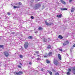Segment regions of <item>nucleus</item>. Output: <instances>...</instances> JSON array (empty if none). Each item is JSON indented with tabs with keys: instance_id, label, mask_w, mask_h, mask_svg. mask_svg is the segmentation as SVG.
Listing matches in <instances>:
<instances>
[{
	"instance_id": "obj_24",
	"label": "nucleus",
	"mask_w": 75,
	"mask_h": 75,
	"mask_svg": "<svg viewBox=\"0 0 75 75\" xmlns=\"http://www.w3.org/2000/svg\"><path fill=\"white\" fill-rule=\"evenodd\" d=\"M51 46L50 45L48 46V48L49 49H50V48H51Z\"/></svg>"
},
{
	"instance_id": "obj_29",
	"label": "nucleus",
	"mask_w": 75,
	"mask_h": 75,
	"mask_svg": "<svg viewBox=\"0 0 75 75\" xmlns=\"http://www.w3.org/2000/svg\"><path fill=\"white\" fill-rule=\"evenodd\" d=\"M52 71H53V72H55V70L54 69H52Z\"/></svg>"
},
{
	"instance_id": "obj_46",
	"label": "nucleus",
	"mask_w": 75,
	"mask_h": 75,
	"mask_svg": "<svg viewBox=\"0 0 75 75\" xmlns=\"http://www.w3.org/2000/svg\"><path fill=\"white\" fill-rule=\"evenodd\" d=\"M62 0H60V1H62Z\"/></svg>"
},
{
	"instance_id": "obj_50",
	"label": "nucleus",
	"mask_w": 75,
	"mask_h": 75,
	"mask_svg": "<svg viewBox=\"0 0 75 75\" xmlns=\"http://www.w3.org/2000/svg\"><path fill=\"white\" fill-rule=\"evenodd\" d=\"M0 39H1V38L0 37Z\"/></svg>"
},
{
	"instance_id": "obj_42",
	"label": "nucleus",
	"mask_w": 75,
	"mask_h": 75,
	"mask_svg": "<svg viewBox=\"0 0 75 75\" xmlns=\"http://www.w3.org/2000/svg\"><path fill=\"white\" fill-rule=\"evenodd\" d=\"M48 41H50V39L48 38Z\"/></svg>"
},
{
	"instance_id": "obj_15",
	"label": "nucleus",
	"mask_w": 75,
	"mask_h": 75,
	"mask_svg": "<svg viewBox=\"0 0 75 75\" xmlns=\"http://www.w3.org/2000/svg\"><path fill=\"white\" fill-rule=\"evenodd\" d=\"M61 2L62 4H65L66 3L65 1H61Z\"/></svg>"
},
{
	"instance_id": "obj_9",
	"label": "nucleus",
	"mask_w": 75,
	"mask_h": 75,
	"mask_svg": "<svg viewBox=\"0 0 75 75\" xmlns=\"http://www.w3.org/2000/svg\"><path fill=\"white\" fill-rule=\"evenodd\" d=\"M60 9L62 11H63L64 10H67V8H60Z\"/></svg>"
},
{
	"instance_id": "obj_38",
	"label": "nucleus",
	"mask_w": 75,
	"mask_h": 75,
	"mask_svg": "<svg viewBox=\"0 0 75 75\" xmlns=\"http://www.w3.org/2000/svg\"><path fill=\"white\" fill-rule=\"evenodd\" d=\"M11 34H14V32H12L11 33Z\"/></svg>"
},
{
	"instance_id": "obj_45",
	"label": "nucleus",
	"mask_w": 75,
	"mask_h": 75,
	"mask_svg": "<svg viewBox=\"0 0 75 75\" xmlns=\"http://www.w3.org/2000/svg\"><path fill=\"white\" fill-rule=\"evenodd\" d=\"M42 71H43V69H42Z\"/></svg>"
},
{
	"instance_id": "obj_8",
	"label": "nucleus",
	"mask_w": 75,
	"mask_h": 75,
	"mask_svg": "<svg viewBox=\"0 0 75 75\" xmlns=\"http://www.w3.org/2000/svg\"><path fill=\"white\" fill-rule=\"evenodd\" d=\"M74 11H75V8H74L73 7H72L71 9V11L72 13H73Z\"/></svg>"
},
{
	"instance_id": "obj_28",
	"label": "nucleus",
	"mask_w": 75,
	"mask_h": 75,
	"mask_svg": "<svg viewBox=\"0 0 75 75\" xmlns=\"http://www.w3.org/2000/svg\"><path fill=\"white\" fill-rule=\"evenodd\" d=\"M3 47V45H0V48H1Z\"/></svg>"
},
{
	"instance_id": "obj_13",
	"label": "nucleus",
	"mask_w": 75,
	"mask_h": 75,
	"mask_svg": "<svg viewBox=\"0 0 75 75\" xmlns=\"http://www.w3.org/2000/svg\"><path fill=\"white\" fill-rule=\"evenodd\" d=\"M59 38L60 39H62L63 38V37H62L61 35H59Z\"/></svg>"
},
{
	"instance_id": "obj_12",
	"label": "nucleus",
	"mask_w": 75,
	"mask_h": 75,
	"mask_svg": "<svg viewBox=\"0 0 75 75\" xmlns=\"http://www.w3.org/2000/svg\"><path fill=\"white\" fill-rule=\"evenodd\" d=\"M62 16V14H60L59 15H58L57 16V17H58V18H61Z\"/></svg>"
},
{
	"instance_id": "obj_10",
	"label": "nucleus",
	"mask_w": 75,
	"mask_h": 75,
	"mask_svg": "<svg viewBox=\"0 0 75 75\" xmlns=\"http://www.w3.org/2000/svg\"><path fill=\"white\" fill-rule=\"evenodd\" d=\"M58 57L60 60H61V56L59 54H58Z\"/></svg>"
},
{
	"instance_id": "obj_35",
	"label": "nucleus",
	"mask_w": 75,
	"mask_h": 75,
	"mask_svg": "<svg viewBox=\"0 0 75 75\" xmlns=\"http://www.w3.org/2000/svg\"><path fill=\"white\" fill-rule=\"evenodd\" d=\"M20 58H23V55H20Z\"/></svg>"
},
{
	"instance_id": "obj_14",
	"label": "nucleus",
	"mask_w": 75,
	"mask_h": 75,
	"mask_svg": "<svg viewBox=\"0 0 75 75\" xmlns=\"http://www.w3.org/2000/svg\"><path fill=\"white\" fill-rule=\"evenodd\" d=\"M52 52H50L49 53L48 55H49V56H52Z\"/></svg>"
},
{
	"instance_id": "obj_16",
	"label": "nucleus",
	"mask_w": 75,
	"mask_h": 75,
	"mask_svg": "<svg viewBox=\"0 0 75 75\" xmlns=\"http://www.w3.org/2000/svg\"><path fill=\"white\" fill-rule=\"evenodd\" d=\"M46 62L47 64H50V61H49L48 59L46 60Z\"/></svg>"
},
{
	"instance_id": "obj_3",
	"label": "nucleus",
	"mask_w": 75,
	"mask_h": 75,
	"mask_svg": "<svg viewBox=\"0 0 75 75\" xmlns=\"http://www.w3.org/2000/svg\"><path fill=\"white\" fill-rule=\"evenodd\" d=\"M28 47V42H26L24 44V47L25 49H27Z\"/></svg>"
},
{
	"instance_id": "obj_41",
	"label": "nucleus",
	"mask_w": 75,
	"mask_h": 75,
	"mask_svg": "<svg viewBox=\"0 0 75 75\" xmlns=\"http://www.w3.org/2000/svg\"><path fill=\"white\" fill-rule=\"evenodd\" d=\"M73 47H75V44L73 45Z\"/></svg>"
},
{
	"instance_id": "obj_47",
	"label": "nucleus",
	"mask_w": 75,
	"mask_h": 75,
	"mask_svg": "<svg viewBox=\"0 0 75 75\" xmlns=\"http://www.w3.org/2000/svg\"><path fill=\"white\" fill-rule=\"evenodd\" d=\"M38 56H40V55H39L38 54Z\"/></svg>"
},
{
	"instance_id": "obj_11",
	"label": "nucleus",
	"mask_w": 75,
	"mask_h": 75,
	"mask_svg": "<svg viewBox=\"0 0 75 75\" xmlns=\"http://www.w3.org/2000/svg\"><path fill=\"white\" fill-rule=\"evenodd\" d=\"M20 7V6L19 5L18 6H13L14 8H19Z\"/></svg>"
},
{
	"instance_id": "obj_23",
	"label": "nucleus",
	"mask_w": 75,
	"mask_h": 75,
	"mask_svg": "<svg viewBox=\"0 0 75 75\" xmlns=\"http://www.w3.org/2000/svg\"><path fill=\"white\" fill-rule=\"evenodd\" d=\"M68 71L69 72H71V69H69L68 70Z\"/></svg>"
},
{
	"instance_id": "obj_25",
	"label": "nucleus",
	"mask_w": 75,
	"mask_h": 75,
	"mask_svg": "<svg viewBox=\"0 0 75 75\" xmlns=\"http://www.w3.org/2000/svg\"><path fill=\"white\" fill-rule=\"evenodd\" d=\"M40 59H40V58H38L37 59V60H38V61H39L40 60Z\"/></svg>"
},
{
	"instance_id": "obj_18",
	"label": "nucleus",
	"mask_w": 75,
	"mask_h": 75,
	"mask_svg": "<svg viewBox=\"0 0 75 75\" xmlns=\"http://www.w3.org/2000/svg\"><path fill=\"white\" fill-rule=\"evenodd\" d=\"M28 39H30V40L32 39L33 38L32 37V36H29L28 37Z\"/></svg>"
},
{
	"instance_id": "obj_34",
	"label": "nucleus",
	"mask_w": 75,
	"mask_h": 75,
	"mask_svg": "<svg viewBox=\"0 0 75 75\" xmlns=\"http://www.w3.org/2000/svg\"><path fill=\"white\" fill-rule=\"evenodd\" d=\"M29 65H31V64H32V63L31 62H30L29 63Z\"/></svg>"
},
{
	"instance_id": "obj_51",
	"label": "nucleus",
	"mask_w": 75,
	"mask_h": 75,
	"mask_svg": "<svg viewBox=\"0 0 75 75\" xmlns=\"http://www.w3.org/2000/svg\"><path fill=\"white\" fill-rule=\"evenodd\" d=\"M43 7H44V5L43 6Z\"/></svg>"
},
{
	"instance_id": "obj_30",
	"label": "nucleus",
	"mask_w": 75,
	"mask_h": 75,
	"mask_svg": "<svg viewBox=\"0 0 75 75\" xmlns=\"http://www.w3.org/2000/svg\"><path fill=\"white\" fill-rule=\"evenodd\" d=\"M18 67L19 68H21V66H20V65H18Z\"/></svg>"
},
{
	"instance_id": "obj_21",
	"label": "nucleus",
	"mask_w": 75,
	"mask_h": 75,
	"mask_svg": "<svg viewBox=\"0 0 75 75\" xmlns=\"http://www.w3.org/2000/svg\"><path fill=\"white\" fill-rule=\"evenodd\" d=\"M48 72H49L50 74L51 75H52V72L51 71H49Z\"/></svg>"
},
{
	"instance_id": "obj_1",
	"label": "nucleus",
	"mask_w": 75,
	"mask_h": 75,
	"mask_svg": "<svg viewBox=\"0 0 75 75\" xmlns=\"http://www.w3.org/2000/svg\"><path fill=\"white\" fill-rule=\"evenodd\" d=\"M41 4L40 3L37 4L35 5V6L33 8L34 9L36 10L38 9L39 7H41Z\"/></svg>"
},
{
	"instance_id": "obj_43",
	"label": "nucleus",
	"mask_w": 75,
	"mask_h": 75,
	"mask_svg": "<svg viewBox=\"0 0 75 75\" xmlns=\"http://www.w3.org/2000/svg\"><path fill=\"white\" fill-rule=\"evenodd\" d=\"M36 54H38V51L36 52Z\"/></svg>"
},
{
	"instance_id": "obj_17",
	"label": "nucleus",
	"mask_w": 75,
	"mask_h": 75,
	"mask_svg": "<svg viewBox=\"0 0 75 75\" xmlns=\"http://www.w3.org/2000/svg\"><path fill=\"white\" fill-rule=\"evenodd\" d=\"M73 74H75V69H73L72 70Z\"/></svg>"
},
{
	"instance_id": "obj_31",
	"label": "nucleus",
	"mask_w": 75,
	"mask_h": 75,
	"mask_svg": "<svg viewBox=\"0 0 75 75\" xmlns=\"http://www.w3.org/2000/svg\"><path fill=\"white\" fill-rule=\"evenodd\" d=\"M59 50L60 51H61V52H62V50L61 49H59Z\"/></svg>"
},
{
	"instance_id": "obj_49",
	"label": "nucleus",
	"mask_w": 75,
	"mask_h": 75,
	"mask_svg": "<svg viewBox=\"0 0 75 75\" xmlns=\"http://www.w3.org/2000/svg\"><path fill=\"white\" fill-rule=\"evenodd\" d=\"M40 0H38V1H40Z\"/></svg>"
},
{
	"instance_id": "obj_26",
	"label": "nucleus",
	"mask_w": 75,
	"mask_h": 75,
	"mask_svg": "<svg viewBox=\"0 0 75 75\" xmlns=\"http://www.w3.org/2000/svg\"><path fill=\"white\" fill-rule=\"evenodd\" d=\"M67 75H70V73L69 72H68L67 73Z\"/></svg>"
},
{
	"instance_id": "obj_39",
	"label": "nucleus",
	"mask_w": 75,
	"mask_h": 75,
	"mask_svg": "<svg viewBox=\"0 0 75 75\" xmlns=\"http://www.w3.org/2000/svg\"><path fill=\"white\" fill-rule=\"evenodd\" d=\"M70 51L71 52H72V50L71 49H70Z\"/></svg>"
},
{
	"instance_id": "obj_6",
	"label": "nucleus",
	"mask_w": 75,
	"mask_h": 75,
	"mask_svg": "<svg viewBox=\"0 0 75 75\" xmlns=\"http://www.w3.org/2000/svg\"><path fill=\"white\" fill-rule=\"evenodd\" d=\"M45 23L47 25H51L53 24V23H48L46 21H45Z\"/></svg>"
},
{
	"instance_id": "obj_48",
	"label": "nucleus",
	"mask_w": 75,
	"mask_h": 75,
	"mask_svg": "<svg viewBox=\"0 0 75 75\" xmlns=\"http://www.w3.org/2000/svg\"><path fill=\"white\" fill-rule=\"evenodd\" d=\"M32 59H33V58H32Z\"/></svg>"
},
{
	"instance_id": "obj_36",
	"label": "nucleus",
	"mask_w": 75,
	"mask_h": 75,
	"mask_svg": "<svg viewBox=\"0 0 75 75\" xmlns=\"http://www.w3.org/2000/svg\"><path fill=\"white\" fill-rule=\"evenodd\" d=\"M44 58H46V57H47V56L46 55H45L44 56Z\"/></svg>"
},
{
	"instance_id": "obj_33",
	"label": "nucleus",
	"mask_w": 75,
	"mask_h": 75,
	"mask_svg": "<svg viewBox=\"0 0 75 75\" xmlns=\"http://www.w3.org/2000/svg\"><path fill=\"white\" fill-rule=\"evenodd\" d=\"M31 18L32 19H33L34 18V17H33V16H31Z\"/></svg>"
},
{
	"instance_id": "obj_40",
	"label": "nucleus",
	"mask_w": 75,
	"mask_h": 75,
	"mask_svg": "<svg viewBox=\"0 0 75 75\" xmlns=\"http://www.w3.org/2000/svg\"><path fill=\"white\" fill-rule=\"evenodd\" d=\"M34 33H38V31H36V32H35Z\"/></svg>"
},
{
	"instance_id": "obj_5",
	"label": "nucleus",
	"mask_w": 75,
	"mask_h": 75,
	"mask_svg": "<svg viewBox=\"0 0 75 75\" xmlns=\"http://www.w3.org/2000/svg\"><path fill=\"white\" fill-rule=\"evenodd\" d=\"M69 42V41L68 40H66L63 43V46H65V45H67V44H68Z\"/></svg>"
},
{
	"instance_id": "obj_22",
	"label": "nucleus",
	"mask_w": 75,
	"mask_h": 75,
	"mask_svg": "<svg viewBox=\"0 0 75 75\" xmlns=\"http://www.w3.org/2000/svg\"><path fill=\"white\" fill-rule=\"evenodd\" d=\"M55 75H59V73L57 72H56Z\"/></svg>"
},
{
	"instance_id": "obj_37",
	"label": "nucleus",
	"mask_w": 75,
	"mask_h": 75,
	"mask_svg": "<svg viewBox=\"0 0 75 75\" xmlns=\"http://www.w3.org/2000/svg\"><path fill=\"white\" fill-rule=\"evenodd\" d=\"M72 0H69V2L70 3H71V2H72Z\"/></svg>"
},
{
	"instance_id": "obj_2",
	"label": "nucleus",
	"mask_w": 75,
	"mask_h": 75,
	"mask_svg": "<svg viewBox=\"0 0 75 75\" xmlns=\"http://www.w3.org/2000/svg\"><path fill=\"white\" fill-rule=\"evenodd\" d=\"M54 64L56 65H58V64H59V62H58V61L57 59H54Z\"/></svg>"
},
{
	"instance_id": "obj_32",
	"label": "nucleus",
	"mask_w": 75,
	"mask_h": 75,
	"mask_svg": "<svg viewBox=\"0 0 75 75\" xmlns=\"http://www.w3.org/2000/svg\"><path fill=\"white\" fill-rule=\"evenodd\" d=\"M7 14H8V16H10V13L8 12L7 13Z\"/></svg>"
},
{
	"instance_id": "obj_7",
	"label": "nucleus",
	"mask_w": 75,
	"mask_h": 75,
	"mask_svg": "<svg viewBox=\"0 0 75 75\" xmlns=\"http://www.w3.org/2000/svg\"><path fill=\"white\" fill-rule=\"evenodd\" d=\"M4 55L6 57L8 56V53L7 52H5L4 53Z\"/></svg>"
},
{
	"instance_id": "obj_20",
	"label": "nucleus",
	"mask_w": 75,
	"mask_h": 75,
	"mask_svg": "<svg viewBox=\"0 0 75 75\" xmlns=\"http://www.w3.org/2000/svg\"><path fill=\"white\" fill-rule=\"evenodd\" d=\"M38 29L39 30H42V28L40 27Z\"/></svg>"
},
{
	"instance_id": "obj_4",
	"label": "nucleus",
	"mask_w": 75,
	"mask_h": 75,
	"mask_svg": "<svg viewBox=\"0 0 75 75\" xmlns=\"http://www.w3.org/2000/svg\"><path fill=\"white\" fill-rule=\"evenodd\" d=\"M14 74H15V75H21V74H23V72L20 71L18 72H15L14 73Z\"/></svg>"
},
{
	"instance_id": "obj_19",
	"label": "nucleus",
	"mask_w": 75,
	"mask_h": 75,
	"mask_svg": "<svg viewBox=\"0 0 75 75\" xmlns=\"http://www.w3.org/2000/svg\"><path fill=\"white\" fill-rule=\"evenodd\" d=\"M43 41H44V42H46L47 41V39H44L43 40Z\"/></svg>"
},
{
	"instance_id": "obj_44",
	"label": "nucleus",
	"mask_w": 75,
	"mask_h": 75,
	"mask_svg": "<svg viewBox=\"0 0 75 75\" xmlns=\"http://www.w3.org/2000/svg\"><path fill=\"white\" fill-rule=\"evenodd\" d=\"M20 64L21 65H22V64L20 63Z\"/></svg>"
},
{
	"instance_id": "obj_27",
	"label": "nucleus",
	"mask_w": 75,
	"mask_h": 75,
	"mask_svg": "<svg viewBox=\"0 0 75 75\" xmlns=\"http://www.w3.org/2000/svg\"><path fill=\"white\" fill-rule=\"evenodd\" d=\"M18 4H19V5H21V4H22V3H21V2H19Z\"/></svg>"
}]
</instances>
